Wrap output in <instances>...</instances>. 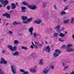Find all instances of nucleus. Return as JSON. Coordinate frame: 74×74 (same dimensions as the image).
Returning a JSON list of instances; mask_svg holds the SVG:
<instances>
[{
	"instance_id": "f257e3e1",
	"label": "nucleus",
	"mask_w": 74,
	"mask_h": 74,
	"mask_svg": "<svg viewBox=\"0 0 74 74\" xmlns=\"http://www.w3.org/2000/svg\"><path fill=\"white\" fill-rule=\"evenodd\" d=\"M22 4L24 5H27V7L29 8H30L31 10H35L37 8V7L34 5H33V6H31L30 5H29V4L27 3V2L25 1L23 2Z\"/></svg>"
},
{
	"instance_id": "f03ea898",
	"label": "nucleus",
	"mask_w": 74,
	"mask_h": 74,
	"mask_svg": "<svg viewBox=\"0 0 74 74\" xmlns=\"http://www.w3.org/2000/svg\"><path fill=\"white\" fill-rule=\"evenodd\" d=\"M73 47V45L71 44L67 45V49L66 51L68 52L74 51V49L72 48H70V47Z\"/></svg>"
},
{
	"instance_id": "7ed1b4c3",
	"label": "nucleus",
	"mask_w": 74,
	"mask_h": 74,
	"mask_svg": "<svg viewBox=\"0 0 74 74\" xmlns=\"http://www.w3.org/2000/svg\"><path fill=\"white\" fill-rule=\"evenodd\" d=\"M8 47L12 51H16L17 49V47L16 46H14L13 47L11 45H8Z\"/></svg>"
},
{
	"instance_id": "20e7f679",
	"label": "nucleus",
	"mask_w": 74,
	"mask_h": 74,
	"mask_svg": "<svg viewBox=\"0 0 74 74\" xmlns=\"http://www.w3.org/2000/svg\"><path fill=\"white\" fill-rule=\"evenodd\" d=\"M55 53H54L53 56L54 57H57L60 53H61V51H60L59 50L57 49L55 50Z\"/></svg>"
},
{
	"instance_id": "39448f33",
	"label": "nucleus",
	"mask_w": 74,
	"mask_h": 74,
	"mask_svg": "<svg viewBox=\"0 0 74 74\" xmlns=\"http://www.w3.org/2000/svg\"><path fill=\"white\" fill-rule=\"evenodd\" d=\"M0 1L2 3V4H8L9 2L8 1H7V0H5V1H4V0H0Z\"/></svg>"
},
{
	"instance_id": "423d86ee",
	"label": "nucleus",
	"mask_w": 74,
	"mask_h": 74,
	"mask_svg": "<svg viewBox=\"0 0 74 74\" xmlns=\"http://www.w3.org/2000/svg\"><path fill=\"white\" fill-rule=\"evenodd\" d=\"M11 70L13 74H15L16 73V70L14 68V66L13 65L11 66Z\"/></svg>"
},
{
	"instance_id": "0eeeda50",
	"label": "nucleus",
	"mask_w": 74,
	"mask_h": 74,
	"mask_svg": "<svg viewBox=\"0 0 74 74\" xmlns=\"http://www.w3.org/2000/svg\"><path fill=\"white\" fill-rule=\"evenodd\" d=\"M0 63L1 64L3 63L4 64H5L7 63V62L6 61H5V60H4L3 58H1V61L0 62Z\"/></svg>"
},
{
	"instance_id": "6e6552de",
	"label": "nucleus",
	"mask_w": 74,
	"mask_h": 74,
	"mask_svg": "<svg viewBox=\"0 0 74 74\" xmlns=\"http://www.w3.org/2000/svg\"><path fill=\"white\" fill-rule=\"evenodd\" d=\"M2 16H6V18H10L11 17L10 15L7 13H5L3 14Z\"/></svg>"
},
{
	"instance_id": "1a4fd4ad",
	"label": "nucleus",
	"mask_w": 74,
	"mask_h": 74,
	"mask_svg": "<svg viewBox=\"0 0 74 74\" xmlns=\"http://www.w3.org/2000/svg\"><path fill=\"white\" fill-rule=\"evenodd\" d=\"M51 48L49 47V46H47L45 50L46 52H48L49 53L51 51Z\"/></svg>"
},
{
	"instance_id": "9d476101",
	"label": "nucleus",
	"mask_w": 74,
	"mask_h": 74,
	"mask_svg": "<svg viewBox=\"0 0 74 74\" xmlns=\"http://www.w3.org/2000/svg\"><path fill=\"white\" fill-rule=\"evenodd\" d=\"M29 31L31 33V35H32L33 34V28L30 27L29 29Z\"/></svg>"
},
{
	"instance_id": "9b49d317",
	"label": "nucleus",
	"mask_w": 74,
	"mask_h": 74,
	"mask_svg": "<svg viewBox=\"0 0 74 74\" xmlns=\"http://www.w3.org/2000/svg\"><path fill=\"white\" fill-rule=\"evenodd\" d=\"M11 6L12 9H15L16 8V5L14 3H12L11 4Z\"/></svg>"
},
{
	"instance_id": "f8f14e48",
	"label": "nucleus",
	"mask_w": 74,
	"mask_h": 74,
	"mask_svg": "<svg viewBox=\"0 0 74 74\" xmlns=\"http://www.w3.org/2000/svg\"><path fill=\"white\" fill-rule=\"evenodd\" d=\"M26 7L24 6H22L21 7V12H25L26 11Z\"/></svg>"
},
{
	"instance_id": "ddd939ff",
	"label": "nucleus",
	"mask_w": 74,
	"mask_h": 74,
	"mask_svg": "<svg viewBox=\"0 0 74 74\" xmlns=\"http://www.w3.org/2000/svg\"><path fill=\"white\" fill-rule=\"evenodd\" d=\"M22 18L23 21H26L27 19V17L23 16H22Z\"/></svg>"
},
{
	"instance_id": "4468645a",
	"label": "nucleus",
	"mask_w": 74,
	"mask_h": 74,
	"mask_svg": "<svg viewBox=\"0 0 74 74\" xmlns=\"http://www.w3.org/2000/svg\"><path fill=\"white\" fill-rule=\"evenodd\" d=\"M19 54V53L18 51H16L13 54V56H18Z\"/></svg>"
},
{
	"instance_id": "2eb2a0df",
	"label": "nucleus",
	"mask_w": 74,
	"mask_h": 74,
	"mask_svg": "<svg viewBox=\"0 0 74 74\" xmlns=\"http://www.w3.org/2000/svg\"><path fill=\"white\" fill-rule=\"evenodd\" d=\"M55 29H57V30H58V31H57L58 32H60V30L59 29H60V25H58V26H56L55 28Z\"/></svg>"
},
{
	"instance_id": "dca6fc26",
	"label": "nucleus",
	"mask_w": 74,
	"mask_h": 74,
	"mask_svg": "<svg viewBox=\"0 0 74 74\" xmlns=\"http://www.w3.org/2000/svg\"><path fill=\"white\" fill-rule=\"evenodd\" d=\"M49 71V69H48L47 70H44L42 71V73L44 74H47L48 73V72Z\"/></svg>"
},
{
	"instance_id": "f3484780",
	"label": "nucleus",
	"mask_w": 74,
	"mask_h": 74,
	"mask_svg": "<svg viewBox=\"0 0 74 74\" xmlns=\"http://www.w3.org/2000/svg\"><path fill=\"white\" fill-rule=\"evenodd\" d=\"M34 22L37 24H40L41 22V20H40L39 21H37V20H35L34 21Z\"/></svg>"
},
{
	"instance_id": "a211bd4d",
	"label": "nucleus",
	"mask_w": 74,
	"mask_h": 74,
	"mask_svg": "<svg viewBox=\"0 0 74 74\" xmlns=\"http://www.w3.org/2000/svg\"><path fill=\"white\" fill-rule=\"evenodd\" d=\"M65 34H64L63 33H61L60 34H59V36L60 37H63L64 36H65Z\"/></svg>"
},
{
	"instance_id": "6ab92c4d",
	"label": "nucleus",
	"mask_w": 74,
	"mask_h": 74,
	"mask_svg": "<svg viewBox=\"0 0 74 74\" xmlns=\"http://www.w3.org/2000/svg\"><path fill=\"white\" fill-rule=\"evenodd\" d=\"M30 70L31 73L33 72V73H35L36 71V69H33V70H32V69H30Z\"/></svg>"
},
{
	"instance_id": "aec40b11",
	"label": "nucleus",
	"mask_w": 74,
	"mask_h": 74,
	"mask_svg": "<svg viewBox=\"0 0 74 74\" xmlns=\"http://www.w3.org/2000/svg\"><path fill=\"white\" fill-rule=\"evenodd\" d=\"M70 20H67L66 21H64L63 23H69V22Z\"/></svg>"
},
{
	"instance_id": "412c9836",
	"label": "nucleus",
	"mask_w": 74,
	"mask_h": 74,
	"mask_svg": "<svg viewBox=\"0 0 74 74\" xmlns=\"http://www.w3.org/2000/svg\"><path fill=\"white\" fill-rule=\"evenodd\" d=\"M42 61H43V60L42 59H41L40 60L39 64L40 65H42V64H43V62H42Z\"/></svg>"
},
{
	"instance_id": "4be33fe9",
	"label": "nucleus",
	"mask_w": 74,
	"mask_h": 74,
	"mask_svg": "<svg viewBox=\"0 0 74 74\" xmlns=\"http://www.w3.org/2000/svg\"><path fill=\"white\" fill-rule=\"evenodd\" d=\"M18 24H20V23H18L16 22H14L12 23V25H18Z\"/></svg>"
},
{
	"instance_id": "5701e85b",
	"label": "nucleus",
	"mask_w": 74,
	"mask_h": 74,
	"mask_svg": "<svg viewBox=\"0 0 74 74\" xmlns=\"http://www.w3.org/2000/svg\"><path fill=\"white\" fill-rule=\"evenodd\" d=\"M22 49H25V50H27V47H25L24 46H22Z\"/></svg>"
},
{
	"instance_id": "b1692460",
	"label": "nucleus",
	"mask_w": 74,
	"mask_h": 74,
	"mask_svg": "<svg viewBox=\"0 0 74 74\" xmlns=\"http://www.w3.org/2000/svg\"><path fill=\"white\" fill-rule=\"evenodd\" d=\"M35 38H37V36H38V35H37L35 33L33 34Z\"/></svg>"
},
{
	"instance_id": "393cba45",
	"label": "nucleus",
	"mask_w": 74,
	"mask_h": 74,
	"mask_svg": "<svg viewBox=\"0 0 74 74\" xmlns=\"http://www.w3.org/2000/svg\"><path fill=\"white\" fill-rule=\"evenodd\" d=\"M4 72L3 71L2 69H0V74H4Z\"/></svg>"
},
{
	"instance_id": "a878e982",
	"label": "nucleus",
	"mask_w": 74,
	"mask_h": 74,
	"mask_svg": "<svg viewBox=\"0 0 74 74\" xmlns=\"http://www.w3.org/2000/svg\"><path fill=\"white\" fill-rule=\"evenodd\" d=\"M55 37H58V33H55L53 34Z\"/></svg>"
},
{
	"instance_id": "bb28decb",
	"label": "nucleus",
	"mask_w": 74,
	"mask_h": 74,
	"mask_svg": "<svg viewBox=\"0 0 74 74\" xmlns=\"http://www.w3.org/2000/svg\"><path fill=\"white\" fill-rule=\"evenodd\" d=\"M14 44H18L19 42L17 40H16L14 41Z\"/></svg>"
},
{
	"instance_id": "cd10ccee",
	"label": "nucleus",
	"mask_w": 74,
	"mask_h": 74,
	"mask_svg": "<svg viewBox=\"0 0 74 74\" xmlns=\"http://www.w3.org/2000/svg\"><path fill=\"white\" fill-rule=\"evenodd\" d=\"M68 67H69V66H65L64 67V70H66L67 69H68Z\"/></svg>"
},
{
	"instance_id": "c85d7f7f",
	"label": "nucleus",
	"mask_w": 74,
	"mask_h": 74,
	"mask_svg": "<svg viewBox=\"0 0 74 74\" xmlns=\"http://www.w3.org/2000/svg\"><path fill=\"white\" fill-rule=\"evenodd\" d=\"M32 21V18H30L27 20V22H29V21Z\"/></svg>"
},
{
	"instance_id": "c756f323",
	"label": "nucleus",
	"mask_w": 74,
	"mask_h": 74,
	"mask_svg": "<svg viewBox=\"0 0 74 74\" xmlns=\"http://www.w3.org/2000/svg\"><path fill=\"white\" fill-rule=\"evenodd\" d=\"M35 43L36 44H37V45H39L40 46H42V45L41 44L39 43V42H36Z\"/></svg>"
},
{
	"instance_id": "7c9ffc66",
	"label": "nucleus",
	"mask_w": 74,
	"mask_h": 74,
	"mask_svg": "<svg viewBox=\"0 0 74 74\" xmlns=\"http://www.w3.org/2000/svg\"><path fill=\"white\" fill-rule=\"evenodd\" d=\"M66 13V12H64V11H63L61 12V14H62V15L63 14H65Z\"/></svg>"
},
{
	"instance_id": "2f4dec72",
	"label": "nucleus",
	"mask_w": 74,
	"mask_h": 74,
	"mask_svg": "<svg viewBox=\"0 0 74 74\" xmlns=\"http://www.w3.org/2000/svg\"><path fill=\"white\" fill-rule=\"evenodd\" d=\"M7 9L8 10H9L10 9V6H8L7 7Z\"/></svg>"
},
{
	"instance_id": "473e14b6",
	"label": "nucleus",
	"mask_w": 74,
	"mask_h": 74,
	"mask_svg": "<svg viewBox=\"0 0 74 74\" xmlns=\"http://www.w3.org/2000/svg\"><path fill=\"white\" fill-rule=\"evenodd\" d=\"M28 21H27H27H23L22 23H24V24L27 23H28Z\"/></svg>"
},
{
	"instance_id": "72a5a7b5",
	"label": "nucleus",
	"mask_w": 74,
	"mask_h": 74,
	"mask_svg": "<svg viewBox=\"0 0 74 74\" xmlns=\"http://www.w3.org/2000/svg\"><path fill=\"white\" fill-rule=\"evenodd\" d=\"M67 9H68V6H66L64 8V10H67Z\"/></svg>"
},
{
	"instance_id": "f704fd0d",
	"label": "nucleus",
	"mask_w": 74,
	"mask_h": 74,
	"mask_svg": "<svg viewBox=\"0 0 74 74\" xmlns=\"http://www.w3.org/2000/svg\"><path fill=\"white\" fill-rule=\"evenodd\" d=\"M62 48L63 49H64L65 48H66V47H65V45H64L62 46Z\"/></svg>"
},
{
	"instance_id": "c9c22d12",
	"label": "nucleus",
	"mask_w": 74,
	"mask_h": 74,
	"mask_svg": "<svg viewBox=\"0 0 74 74\" xmlns=\"http://www.w3.org/2000/svg\"><path fill=\"white\" fill-rule=\"evenodd\" d=\"M74 21V18H72L71 19V23H73V21Z\"/></svg>"
},
{
	"instance_id": "e433bc0d",
	"label": "nucleus",
	"mask_w": 74,
	"mask_h": 74,
	"mask_svg": "<svg viewBox=\"0 0 74 74\" xmlns=\"http://www.w3.org/2000/svg\"><path fill=\"white\" fill-rule=\"evenodd\" d=\"M59 41H60L61 42H63L64 41V40H62V39L60 38L59 39Z\"/></svg>"
},
{
	"instance_id": "4c0bfd02",
	"label": "nucleus",
	"mask_w": 74,
	"mask_h": 74,
	"mask_svg": "<svg viewBox=\"0 0 74 74\" xmlns=\"http://www.w3.org/2000/svg\"><path fill=\"white\" fill-rule=\"evenodd\" d=\"M24 73L23 74H29V73L28 72H24Z\"/></svg>"
},
{
	"instance_id": "58836bf2",
	"label": "nucleus",
	"mask_w": 74,
	"mask_h": 74,
	"mask_svg": "<svg viewBox=\"0 0 74 74\" xmlns=\"http://www.w3.org/2000/svg\"><path fill=\"white\" fill-rule=\"evenodd\" d=\"M2 53H5V50H3L2 51Z\"/></svg>"
},
{
	"instance_id": "ea45409f",
	"label": "nucleus",
	"mask_w": 74,
	"mask_h": 74,
	"mask_svg": "<svg viewBox=\"0 0 74 74\" xmlns=\"http://www.w3.org/2000/svg\"><path fill=\"white\" fill-rule=\"evenodd\" d=\"M54 7L55 9H57V8H56V5H54Z\"/></svg>"
},
{
	"instance_id": "a19ab883",
	"label": "nucleus",
	"mask_w": 74,
	"mask_h": 74,
	"mask_svg": "<svg viewBox=\"0 0 74 74\" xmlns=\"http://www.w3.org/2000/svg\"><path fill=\"white\" fill-rule=\"evenodd\" d=\"M50 67H51V68H52V69H54V67H53L52 66H50Z\"/></svg>"
},
{
	"instance_id": "79ce46f5",
	"label": "nucleus",
	"mask_w": 74,
	"mask_h": 74,
	"mask_svg": "<svg viewBox=\"0 0 74 74\" xmlns=\"http://www.w3.org/2000/svg\"><path fill=\"white\" fill-rule=\"evenodd\" d=\"M20 70L21 72H24V70L23 69H20Z\"/></svg>"
},
{
	"instance_id": "37998d69",
	"label": "nucleus",
	"mask_w": 74,
	"mask_h": 74,
	"mask_svg": "<svg viewBox=\"0 0 74 74\" xmlns=\"http://www.w3.org/2000/svg\"><path fill=\"white\" fill-rule=\"evenodd\" d=\"M43 6L44 7H45V6H46V3H45L43 4Z\"/></svg>"
},
{
	"instance_id": "c03bdc74",
	"label": "nucleus",
	"mask_w": 74,
	"mask_h": 74,
	"mask_svg": "<svg viewBox=\"0 0 74 74\" xmlns=\"http://www.w3.org/2000/svg\"><path fill=\"white\" fill-rule=\"evenodd\" d=\"M9 33H10V34H12V32L11 31H9Z\"/></svg>"
},
{
	"instance_id": "a18cd8bd",
	"label": "nucleus",
	"mask_w": 74,
	"mask_h": 74,
	"mask_svg": "<svg viewBox=\"0 0 74 74\" xmlns=\"http://www.w3.org/2000/svg\"><path fill=\"white\" fill-rule=\"evenodd\" d=\"M64 27H63L62 28V31H63V30H64Z\"/></svg>"
},
{
	"instance_id": "49530a36",
	"label": "nucleus",
	"mask_w": 74,
	"mask_h": 74,
	"mask_svg": "<svg viewBox=\"0 0 74 74\" xmlns=\"http://www.w3.org/2000/svg\"><path fill=\"white\" fill-rule=\"evenodd\" d=\"M31 48H34V47H33V46L32 45H31Z\"/></svg>"
},
{
	"instance_id": "de8ad7c7",
	"label": "nucleus",
	"mask_w": 74,
	"mask_h": 74,
	"mask_svg": "<svg viewBox=\"0 0 74 74\" xmlns=\"http://www.w3.org/2000/svg\"><path fill=\"white\" fill-rule=\"evenodd\" d=\"M3 7V6L2 5H0V8H1V7Z\"/></svg>"
},
{
	"instance_id": "09e8293b",
	"label": "nucleus",
	"mask_w": 74,
	"mask_h": 74,
	"mask_svg": "<svg viewBox=\"0 0 74 74\" xmlns=\"http://www.w3.org/2000/svg\"><path fill=\"white\" fill-rule=\"evenodd\" d=\"M35 47L36 48H38V47L36 45H35Z\"/></svg>"
},
{
	"instance_id": "8fccbe9b",
	"label": "nucleus",
	"mask_w": 74,
	"mask_h": 74,
	"mask_svg": "<svg viewBox=\"0 0 74 74\" xmlns=\"http://www.w3.org/2000/svg\"><path fill=\"white\" fill-rule=\"evenodd\" d=\"M72 37L73 38V40H74V35H73L72 36Z\"/></svg>"
},
{
	"instance_id": "3c124183",
	"label": "nucleus",
	"mask_w": 74,
	"mask_h": 74,
	"mask_svg": "<svg viewBox=\"0 0 74 74\" xmlns=\"http://www.w3.org/2000/svg\"><path fill=\"white\" fill-rule=\"evenodd\" d=\"M4 5H3V7H5V5H7L6 4H4Z\"/></svg>"
},
{
	"instance_id": "603ef678",
	"label": "nucleus",
	"mask_w": 74,
	"mask_h": 74,
	"mask_svg": "<svg viewBox=\"0 0 74 74\" xmlns=\"http://www.w3.org/2000/svg\"><path fill=\"white\" fill-rule=\"evenodd\" d=\"M1 18H0V24L1 23V21H1Z\"/></svg>"
},
{
	"instance_id": "864d4df0",
	"label": "nucleus",
	"mask_w": 74,
	"mask_h": 74,
	"mask_svg": "<svg viewBox=\"0 0 74 74\" xmlns=\"http://www.w3.org/2000/svg\"><path fill=\"white\" fill-rule=\"evenodd\" d=\"M67 33H68V32H65V34H67Z\"/></svg>"
},
{
	"instance_id": "5fc2aeb1",
	"label": "nucleus",
	"mask_w": 74,
	"mask_h": 74,
	"mask_svg": "<svg viewBox=\"0 0 74 74\" xmlns=\"http://www.w3.org/2000/svg\"><path fill=\"white\" fill-rule=\"evenodd\" d=\"M13 12V10H11L10 12Z\"/></svg>"
},
{
	"instance_id": "6e6d98bb",
	"label": "nucleus",
	"mask_w": 74,
	"mask_h": 74,
	"mask_svg": "<svg viewBox=\"0 0 74 74\" xmlns=\"http://www.w3.org/2000/svg\"><path fill=\"white\" fill-rule=\"evenodd\" d=\"M16 6L18 5V3H16Z\"/></svg>"
},
{
	"instance_id": "4d7b16f0",
	"label": "nucleus",
	"mask_w": 74,
	"mask_h": 74,
	"mask_svg": "<svg viewBox=\"0 0 74 74\" xmlns=\"http://www.w3.org/2000/svg\"><path fill=\"white\" fill-rule=\"evenodd\" d=\"M62 64H63V66H64V64H64V63H63Z\"/></svg>"
},
{
	"instance_id": "13d9d810",
	"label": "nucleus",
	"mask_w": 74,
	"mask_h": 74,
	"mask_svg": "<svg viewBox=\"0 0 74 74\" xmlns=\"http://www.w3.org/2000/svg\"><path fill=\"white\" fill-rule=\"evenodd\" d=\"M42 42V45H43V44H44V43L42 42Z\"/></svg>"
},
{
	"instance_id": "bf43d9fd",
	"label": "nucleus",
	"mask_w": 74,
	"mask_h": 74,
	"mask_svg": "<svg viewBox=\"0 0 74 74\" xmlns=\"http://www.w3.org/2000/svg\"><path fill=\"white\" fill-rule=\"evenodd\" d=\"M20 36H21V35H22V34H19Z\"/></svg>"
},
{
	"instance_id": "052dcab7",
	"label": "nucleus",
	"mask_w": 74,
	"mask_h": 74,
	"mask_svg": "<svg viewBox=\"0 0 74 74\" xmlns=\"http://www.w3.org/2000/svg\"><path fill=\"white\" fill-rule=\"evenodd\" d=\"M64 1H67V0H64Z\"/></svg>"
},
{
	"instance_id": "680f3d73",
	"label": "nucleus",
	"mask_w": 74,
	"mask_h": 74,
	"mask_svg": "<svg viewBox=\"0 0 74 74\" xmlns=\"http://www.w3.org/2000/svg\"><path fill=\"white\" fill-rule=\"evenodd\" d=\"M33 46H35V45H34V44H33Z\"/></svg>"
},
{
	"instance_id": "e2e57ef3",
	"label": "nucleus",
	"mask_w": 74,
	"mask_h": 74,
	"mask_svg": "<svg viewBox=\"0 0 74 74\" xmlns=\"http://www.w3.org/2000/svg\"><path fill=\"white\" fill-rule=\"evenodd\" d=\"M6 25H8V23H7Z\"/></svg>"
},
{
	"instance_id": "0e129e2a",
	"label": "nucleus",
	"mask_w": 74,
	"mask_h": 74,
	"mask_svg": "<svg viewBox=\"0 0 74 74\" xmlns=\"http://www.w3.org/2000/svg\"><path fill=\"white\" fill-rule=\"evenodd\" d=\"M50 30H52V29L50 28Z\"/></svg>"
},
{
	"instance_id": "69168bd1",
	"label": "nucleus",
	"mask_w": 74,
	"mask_h": 74,
	"mask_svg": "<svg viewBox=\"0 0 74 74\" xmlns=\"http://www.w3.org/2000/svg\"><path fill=\"white\" fill-rule=\"evenodd\" d=\"M47 42H46V44H47Z\"/></svg>"
},
{
	"instance_id": "338daca9",
	"label": "nucleus",
	"mask_w": 74,
	"mask_h": 74,
	"mask_svg": "<svg viewBox=\"0 0 74 74\" xmlns=\"http://www.w3.org/2000/svg\"><path fill=\"white\" fill-rule=\"evenodd\" d=\"M32 44H33V42H32Z\"/></svg>"
}]
</instances>
